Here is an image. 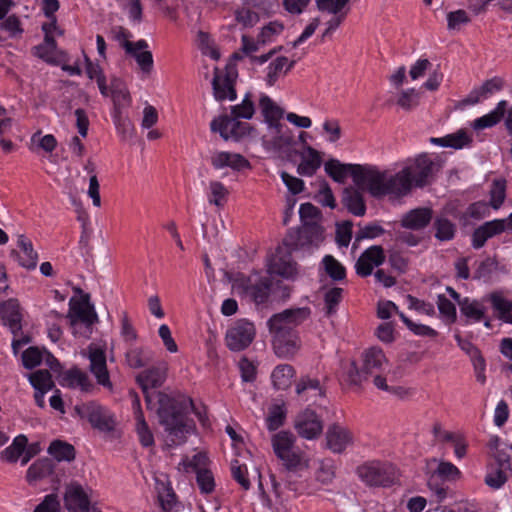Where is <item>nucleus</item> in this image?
<instances>
[{"mask_svg":"<svg viewBox=\"0 0 512 512\" xmlns=\"http://www.w3.org/2000/svg\"><path fill=\"white\" fill-rule=\"evenodd\" d=\"M395 375H391L388 378L383 377L382 375L376 376L373 380V384L379 390L385 391L398 399L406 400L410 398L414 391L411 388L401 386V385H389L388 381H392Z\"/></svg>","mask_w":512,"mask_h":512,"instance_id":"45","label":"nucleus"},{"mask_svg":"<svg viewBox=\"0 0 512 512\" xmlns=\"http://www.w3.org/2000/svg\"><path fill=\"white\" fill-rule=\"evenodd\" d=\"M90 490L78 483L67 485L64 494V504L68 512H89Z\"/></svg>","mask_w":512,"mask_h":512,"instance_id":"18","label":"nucleus"},{"mask_svg":"<svg viewBox=\"0 0 512 512\" xmlns=\"http://www.w3.org/2000/svg\"><path fill=\"white\" fill-rule=\"evenodd\" d=\"M280 461L287 471L298 473L310 468L311 459L304 451L296 447Z\"/></svg>","mask_w":512,"mask_h":512,"instance_id":"42","label":"nucleus"},{"mask_svg":"<svg viewBox=\"0 0 512 512\" xmlns=\"http://www.w3.org/2000/svg\"><path fill=\"white\" fill-rule=\"evenodd\" d=\"M75 410L81 418L87 419L94 428L100 431L109 432L115 427V416L95 402L77 405Z\"/></svg>","mask_w":512,"mask_h":512,"instance_id":"10","label":"nucleus"},{"mask_svg":"<svg viewBox=\"0 0 512 512\" xmlns=\"http://www.w3.org/2000/svg\"><path fill=\"white\" fill-rule=\"evenodd\" d=\"M433 169L434 163L427 155L407 160L395 173L379 168V199L398 200L408 195L414 186L427 184Z\"/></svg>","mask_w":512,"mask_h":512,"instance_id":"2","label":"nucleus"},{"mask_svg":"<svg viewBox=\"0 0 512 512\" xmlns=\"http://www.w3.org/2000/svg\"><path fill=\"white\" fill-rule=\"evenodd\" d=\"M324 171L332 180L340 184L351 177L355 186L379 199V168L377 166L342 163L332 158L324 163Z\"/></svg>","mask_w":512,"mask_h":512,"instance_id":"3","label":"nucleus"},{"mask_svg":"<svg viewBox=\"0 0 512 512\" xmlns=\"http://www.w3.org/2000/svg\"><path fill=\"white\" fill-rule=\"evenodd\" d=\"M300 162L297 166V173L304 177H311L316 174L322 165V157L319 151L305 144L299 152Z\"/></svg>","mask_w":512,"mask_h":512,"instance_id":"25","label":"nucleus"},{"mask_svg":"<svg viewBox=\"0 0 512 512\" xmlns=\"http://www.w3.org/2000/svg\"><path fill=\"white\" fill-rule=\"evenodd\" d=\"M432 219V210L420 207L407 212L401 220V225L411 230H420L426 227Z\"/></svg>","mask_w":512,"mask_h":512,"instance_id":"38","label":"nucleus"},{"mask_svg":"<svg viewBox=\"0 0 512 512\" xmlns=\"http://www.w3.org/2000/svg\"><path fill=\"white\" fill-rule=\"evenodd\" d=\"M229 191L227 187L217 180L208 183L206 189L207 200L210 204L217 207H223L227 202Z\"/></svg>","mask_w":512,"mask_h":512,"instance_id":"52","label":"nucleus"},{"mask_svg":"<svg viewBox=\"0 0 512 512\" xmlns=\"http://www.w3.org/2000/svg\"><path fill=\"white\" fill-rule=\"evenodd\" d=\"M62 385L86 392L92 388V383L88 376L79 369L68 370L62 377Z\"/></svg>","mask_w":512,"mask_h":512,"instance_id":"49","label":"nucleus"},{"mask_svg":"<svg viewBox=\"0 0 512 512\" xmlns=\"http://www.w3.org/2000/svg\"><path fill=\"white\" fill-rule=\"evenodd\" d=\"M507 105H508V103L506 100L499 101L497 103V105L495 106V108L492 109L490 112H488L487 114H485L481 117L474 119L470 123V127L474 131H482L484 129H488V128H492V127L496 126L503 118L505 111L507 109Z\"/></svg>","mask_w":512,"mask_h":512,"instance_id":"33","label":"nucleus"},{"mask_svg":"<svg viewBox=\"0 0 512 512\" xmlns=\"http://www.w3.org/2000/svg\"><path fill=\"white\" fill-rule=\"evenodd\" d=\"M433 435L438 442L453 440L455 442V457L463 459L467 454L468 442L460 432L445 430L440 423H435L432 428Z\"/></svg>","mask_w":512,"mask_h":512,"instance_id":"28","label":"nucleus"},{"mask_svg":"<svg viewBox=\"0 0 512 512\" xmlns=\"http://www.w3.org/2000/svg\"><path fill=\"white\" fill-rule=\"evenodd\" d=\"M296 393L302 401L315 403L318 397L323 396V389L317 379L303 377L296 384Z\"/></svg>","mask_w":512,"mask_h":512,"instance_id":"41","label":"nucleus"},{"mask_svg":"<svg viewBox=\"0 0 512 512\" xmlns=\"http://www.w3.org/2000/svg\"><path fill=\"white\" fill-rule=\"evenodd\" d=\"M287 409L284 403H275L269 407L266 417L267 428L270 431L277 430L284 424Z\"/></svg>","mask_w":512,"mask_h":512,"instance_id":"55","label":"nucleus"},{"mask_svg":"<svg viewBox=\"0 0 512 512\" xmlns=\"http://www.w3.org/2000/svg\"><path fill=\"white\" fill-rule=\"evenodd\" d=\"M336 477V465L334 460L330 458L318 461V467L314 472V481L318 487L329 486Z\"/></svg>","mask_w":512,"mask_h":512,"instance_id":"44","label":"nucleus"},{"mask_svg":"<svg viewBox=\"0 0 512 512\" xmlns=\"http://www.w3.org/2000/svg\"><path fill=\"white\" fill-rule=\"evenodd\" d=\"M210 128L213 132H218L225 139H239L247 132V124L241 123L238 118L222 115L212 120Z\"/></svg>","mask_w":512,"mask_h":512,"instance_id":"17","label":"nucleus"},{"mask_svg":"<svg viewBox=\"0 0 512 512\" xmlns=\"http://www.w3.org/2000/svg\"><path fill=\"white\" fill-rule=\"evenodd\" d=\"M487 447L489 453L502 468H511L512 445L506 443L496 435L489 437Z\"/></svg>","mask_w":512,"mask_h":512,"instance_id":"30","label":"nucleus"},{"mask_svg":"<svg viewBox=\"0 0 512 512\" xmlns=\"http://www.w3.org/2000/svg\"><path fill=\"white\" fill-rule=\"evenodd\" d=\"M28 380L35 390L49 392L53 386V380L48 370H37L28 375Z\"/></svg>","mask_w":512,"mask_h":512,"instance_id":"58","label":"nucleus"},{"mask_svg":"<svg viewBox=\"0 0 512 512\" xmlns=\"http://www.w3.org/2000/svg\"><path fill=\"white\" fill-rule=\"evenodd\" d=\"M509 468H502L498 465V467H491L485 476V484L492 489H500L506 483L508 477L505 473Z\"/></svg>","mask_w":512,"mask_h":512,"instance_id":"60","label":"nucleus"},{"mask_svg":"<svg viewBox=\"0 0 512 512\" xmlns=\"http://www.w3.org/2000/svg\"><path fill=\"white\" fill-rule=\"evenodd\" d=\"M324 271L335 281L343 280L346 276L344 266L331 255H326L321 261Z\"/></svg>","mask_w":512,"mask_h":512,"instance_id":"59","label":"nucleus"},{"mask_svg":"<svg viewBox=\"0 0 512 512\" xmlns=\"http://www.w3.org/2000/svg\"><path fill=\"white\" fill-rule=\"evenodd\" d=\"M22 363L27 369H33L42 363L53 371H58L60 368L58 360L45 348L39 347L27 348L22 353Z\"/></svg>","mask_w":512,"mask_h":512,"instance_id":"22","label":"nucleus"},{"mask_svg":"<svg viewBox=\"0 0 512 512\" xmlns=\"http://www.w3.org/2000/svg\"><path fill=\"white\" fill-rule=\"evenodd\" d=\"M358 475L370 486H388L393 482L394 469L388 463L372 461L360 466Z\"/></svg>","mask_w":512,"mask_h":512,"instance_id":"13","label":"nucleus"},{"mask_svg":"<svg viewBox=\"0 0 512 512\" xmlns=\"http://www.w3.org/2000/svg\"><path fill=\"white\" fill-rule=\"evenodd\" d=\"M272 346L278 357L290 359L300 350L301 340L297 332L272 335Z\"/></svg>","mask_w":512,"mask_h":512,"instance_id":"21","label":"nucleus"},{"mask_svg":"<svg viewBox=\"0 0 512 512\" xmlns=\"http://www.w3.org/2000/svg\"><path fill=\"white\" fill-rule=\"evenodd\" d=\"M271 282L267 277H261L258 273L248 279L247 293L258 303H264L270 294Z\"/></svg>","mask_w":512,"mask_h":512,"instance_id":"36","label":"nucleus"},{"mask_svg":"<svg viewBox=\"0 0 512 512\" xmlns=\"http://www.w3.org/2000/svg\"><path fill=\"white\" fill-rule=\"evenodd\" d=\"M459 308L467 323H477L485 319L486 307L476 299L463 298L459 302Z\"/></svg>","mask_w":512,"mask_h":512,"instance_id":"40","label":"nucleus"},{"mask_svg":"<svg viewBox=\"0 0 512 512\" xmlns=\"http://www.w3.org/2000/svg\"><path fill=\"white\" fill-rule=\"evenodd\" d=\"M363 373L367 376H373V380L378 375L389 377L395 375L393 366L386 358L382 349L371 347L362 354Z\"/></svg>","mask_w":512,"mask_h":512,"instance_id":"14","label":"nucleus"},{"mask_svg":"<svg viewBox=\"0 0 512 512\" xmlns=\"http://www.w3.org/2000/svg\"><path fill=\"white\" fill-rule=\"evenodd\" d=\"M259 108L267 127L263 141L276 149L288 146L292 141V136L289 128L281 122L283 109L267 95H261Z\"/></svg>","mask_w":512,"mask_h":512,"instance_id":"4","label":"nucleus"},{"mask_svg":"<svg viewBox=\"0 0 512 512\" xmlns=\"http://www.w3.org/2000/svg\"><path fill=\"white\" fill-rule=\"evenodd\" d=\"M353 443L352 433L339 424L331 425L326 432V447L333 453L344 452Z\"/></svg>","mask_w":512,"mask_h":512,"instance_id":"23","label":"nucleus"},{"mask_svg":"<svg viewBox=\"0 0 512 512\" xmlns=\"http://www.w3.org/2000/svg\"><path fill=\"white\" fill-rule=\"evenodd\" d=\"M433 435L438 442L453 440L455 442V457L463 459L467 454L468 442L460 432L445 430L440 423H435L432 428Z\"/></svg>","mask_w":512,"mask_h":512,"instance_id":"27","label":"nucleus"},{"mask_svg":"<svg viewBox=\"0 0 512 512\" xmlns=\"http://www.w3.org/2000/svg\"><path fill=\"white\" fill-rule=\"evenodd\" d=\"M343 205L355 216H363L366 212V205L362 194L352 188H346L342 196Z\"/></svg>","mask_w":512,"mask_h":512,"instance_id":"47","label":"nucleus"},{"mask_svg":"<svg viewBox=\"0 0 512 512\" xmlns=\"http://www.w3.org/2000/svg\"><path fill=\"white\" fill-rule=\"evenodd\" d=\"M132 407H133L134 418H135V422H136L135 423L136 432H137L140 443L145 447L152 446L154 444V437L145 421V418H144V415H143V412H142L141 406H140V400H139L138 396L135 394L132 395Z\"/></svg>","mask_w":512,"mask_h":512,"instance_id":"32","label":"nucleus"},{"mask_svg":"<svg viewBox=\"0 0 512 512\" xmlns=\"http://www.w3.org/2000/svg\"><path fill=\"white\" fill-rule=\"evenodd\" d=\"M27 438L24 435H18L13 442L2 452V458L10 463H14L20 459L25 451Z\"/></svg>","mask_w":512,"mask_h":512,"instance_id":"56","label":"nucleus"},{"mask_svg":"<svg viewBox=\"0 0 512 512\" xmlns=\"http://www.w3.org/2000/svg\"><path fill=\"white\" fill-rule=\"evenodd\" d=\"M210 163L216 170L231 169L240 172L250 168L249 161L241 154L228 151H215L211 154Z\"/></svg>","mask_w":512,"mask_h":512,"instance_id":"19","label":"nucleus"},{"mask_svg":"<svg viewBox=\"0 0 512 512\" xmlns=\"http://www.w3.org/2000/svg\"><path fill=\"white\" fill-rule=\"evenodd\" d=\"M151 358V352L148 349L140 346L131 347L127 350L125 355L127 365L134 369L144 367L147 363L150 362Z\"/></svg>","mask_w":512,"mask_h":512,"instance_id":"53","label":"nucleus"},{"mask_svg":"<svg viewBox=\"0 0 512 512\" xmlns=\"http://www.w3.org/2000/svg\"><path fill=\"white\" fill-rule=\"evenodd\" d=\"M17 261L26 269H34L37 265L38 254L33 249L32 242L24 235H19L17 239Z\"/></svg>","mask_w":512,"mask_h":512,"instance_id":"37","label":"nucleus"},{"mask_svg":"<svg viewBox=\"0 0 512 512\" xmlns=\"http://www.w3.org/2000/svg\"><path fill=\"white\" fill-rule=\"evenodd\" d=\"M270 9L269 0H241V5L235 10V20L243 27H252L258 23L260 15Z\"/></svg>","mask_w":512,"mask_h":512,"instance_id":"15","label":"nucleus"},{"mask_svg":"<svg viewBox=\"0 0 512 512\" xmlns=\"http://www.w3.org/2000/svg\"><path fill=\"white\" fill-rule=\"evenodd\" d=\"M123 48L126 53L130 54L136 60L139 68L143 73L149 74L153 69V56L148 50V43L146 40H138L131 42L125 40L123 42Z\"/></svg>","mask_w":512,"mask_h":512,"instance_id":"24","label":"nucleus"},{"mask_svg":"<svg viewBox=\"0 0 512 512\" xmlns=\"http://www.w3.org/2000/svg\"><path fill=\"white\" fill-rule=\"evenodd\" d=\"M168 370L169 364L160 361L139 373L136 380L145 394L147 408L156 409L160 423L167 433V441L171 445H178L194 431V423L187 417L188 411L192 408V400L186 397L175 400L163 392H149L150 389L160 387L165 382Z\"/></svg>","mask_w":512,"mask_h":512,"instance_id":"1","label":"nucleus"},{"mask_svg":"<svg viewBox=\"0 0 512 512\" xmlns=\"http://www.w3.org/2000/svg\"><path fill=\"white\" fill-rule=\"evenodd\" d=\"M207 460L208 459L205 453H196L191 459L188 457L184 458L179 463V470L187 473L196 472L197 474L199 470H205L204 467L207 463Z\"/></svg>","mask_w":512,"mask_h":512,"instance_id":"61","label":"nucleus"},{"mask_svg":"<svg viewBox=\"0 0 512 512\" xmlns=\"http://www.w3.org/2000/svg\"><path fill=\"white\" fill-rule=\"evenodd\" d=\"M83 355L90 360V371L95 376L97 383L111 389L112 383L107 370L105 349L98 344H90L87 352H83Z\"/></svg>","mask_w":512,"mask_h":512,"instance_id":"16","label":"nucleus"},{"mask_svg":"<svg viewBox=\"0 0 512 512\" xmlns=\"http://www.w3.org/2000/svg\"><path fill=\"white\" fill-rule=\"evenodd\" d=\"M295 376L294 368L289 364L277 365L271 373V381L275 389L286 390Z\"/></svg>","mask_w":512,"mask_h":512,"instance_id":"46","label":"nucleus"},{"mask_svg":"<svg viewBox=\"0 0 512 512\" xmlns=\"http://www.w3.org/2000/svg\"><path fill=\"white\" fill-rule=\"evenodd\" d=\"M505 229L506 219H494L485 222L473 232L472 246L475 249L483 247L488 239L501 234Z\"/></svg>","mask_w":512,"mask_h":512,"instance_id":"26","label":"nucleus"},{"mask_svg":"<svg viewBox=\"0 0 512 512\" xmlns=\"http://www.w3.org/2000/svg\"><path fill=\"white\" fill-rule=\"evenodd\" d=\"M293 428L300 438L313 441L322 435L324 423L314 410L305 408L295 416Z\"/></svg>","mask_w":512,"mask_h":512,"instance_id":"11","label":"nucleus"},{"mask_svg":"<svg viewBox=\"0 0 512 512\" xmlns=\"http://www.w3.org/2000/svg\"><path fill=\"white\" fill-rule=\"evenodd\" d=\"M108 96H111L114 104V112L122 111L131 104V96L123 80L112 78L108 87Z\"/></svg>","mask_w":512,"mask_h":512,"instance_id":"34","label":"nucleus"},{"mask_svg":"<svg viewBox=\"0 0 512 512\" xmlns=\"http://www.w3.org/2000/svg\"><path fill=\"white\" fill-rule=\"evenodd\" d=\"M0 317L4 325L8 326L13 334L21 330L22 313L17 300L9 299L1 304Z\"/></svg>","mask_w":512,"mask_h":512,"instance_id":"31","label":"nucleus"},{"mask_svg":"<svg viewBox=\"0 0 512 512\" xmlns=\"http://www.w3.org/2000/svg\"><path fill=\"white\" fill-rule=\"evenodd\" d=\"M384 261L385 254L382 247L373 245L358 258L355 264L356 273L361 277H367L372 274L374 268L379 267Z\"/></svg>","mask_w":512,"mask_h":512,"instance_id":"20","label":"nucleus"},{"mask_svg":"<svg viewBox=\"0 0 512 512\" xmlns=\"http://www.w3.org/2000/svg\"><path fill=\"white\" fill-rule=\"evenodd\" d=\"M271 442L273 451L279 460L296 448V437L289 431H280L274 434Z\"/></svg>","mask_w":512,"mask_h":512,"instance_id":"43","label":"nucleus"},{"mask_svg":"<svg viewBox=\"0 0 512 512\" xmlns=\"http://www.w3.org/2000/svg\"><path fill=\"white\" fill-rule=\"evenodd\" d=\"M214 97L218 101H233L236 99V92L230 79L222 72L215 70L212 81Z\"/></svg>","mask_w":512,"mask_h":512,"instance_id":"39","label":"nucleus"},{"mask_svg":"<svg viewBox=\"0 0 512 512\" xmlns=\"http://www.w3.org/2000/svg\"><path fill=\"white\" fill-rule=\"evenodd\" d=\"M302 246H307L308 249L318 248L324 241V229L319 224H307L303 226L301 232Z\"/></svg>","mask_w":512,"mask_h":512,"instance_id":"48","label":"nucleus"},{"mask_svg":"<svg viewBox=\"0 0 512 512\" xmlns=\"http://www.w3.org/2000/svg\"><path fill=\"white\" fill-rule=\"evenodd\" d=\"M113 121L117 132L124 140L131 139L134 136L135 128L131 120L122 115V111L113 113Z\"/></svg>","mask_w":512,"mask_h":512,"instance_id":"62","label":"nucleus"},{"mask_svg":"<svg viewBox=\"0 0 512 512\" xmlns=\"http://www.w3.org/2000/svg\"><path fill=\"white\" fill-rule=\"evenodd\" d=\"M71 322L73 325L81 322L86 326L92 325L97 319L96 313L88 303H76L70 307Z\"/></svg>","mask_w":512,"mask_h":512,"instance_id":"51","label":"nucleus"},{"mask_svg":"<svg viewBox=\"0 0 512 512\" xmlns=\"http://www.w3.org/2000/svg\"><path fill=\"white\" fill-rule=\"evenodd\" d=\"M310 309L307 307L286 309L274 314L267 321L271 335H279L289 332H297L296 327L310 317Z\"/></svg>","mask_w":512,"mask_h":512,"instance_id":"6","label":"nucleus"},{"mask_svg":"<svg viewBox=\"0 0 512 512\" xmlns=\"http://www.w3.org/2000/svg\"><path fill=\"white\" fill-rule=\"evenodd\" d=\"M504 86L505 80L500 76L486 79L480 85L473 87L464 98L459 100L456 104V108L465 110L468 107L478 105L503 90Z\"/></svg>","mask_w":512,"mask_h":512,"instance_id":"9","label":"nucleus"},{"mask_svg":"<svg viewBox=\"0 0 512 512\" xmlns=\"http://www.w3.org/2000/svg\"><path fill=\"white\" fill-rule=\"evenodd\" d=\"M284 26L281 22L272 21L263 26L259 33V41L261 44L273 42L282 32Z\"/></svg>","mask_w":512,"mask_h":512,"instance_id":"64","label":"nucleus"},{"mask_svg":"<svg viewBox=\"0 0 512 512\" xmlns=\"http://www.w3.org/2000/svg\"><path fill=\"white\" fill-rule=\"evenodd\" d=\"M294 64L293 60L285 56H277L265 68L264 81L267 85L273 86L293 68Z\"/></svg>","mask_w":512,"mask_h":512,"instance_id":"29","label":"nucleus"},{"mask_svg":"<svg viewBox=\"0 0 512 512\" xmlns=\"http://www.w3.org/2000/svg\"><path fill=\"white\" fill-rule=\"evenodd\" d=\"M310 309L307 307L286 309L274 314L267 321L271 335H279L289 332H297L296 327L310 317Z\"/></svg>","mask_w":512,"mask_h":512,"instance_id":"7","label":"nucleus"},{"mask_svg":"<svg viewBox=\"0 0 512 512\" xmlns=\"http://www.w3.org/2000/svg\"><path fill=\"white\" fill-rule=\"evenodd\" d=\"M52 471L53 464L49 459H39L29 466L26 474V480L29 484H35L49 476Z\"/></svg>","mask_w":512,"mask_h":512,"instance_id":"50","label":"nucleus"},{"mask_svg":"<svg viewBox=\"0 0 512 512\" xmlns=\"http://www.w3.org/2000/svg\"><path fill=\"white\" fill-rule=\"evenodd\" d=\"M48 453L57 461L70 462L75 458L74 447L62 440H54L48 447Z\"/></svg>","mask_w":512,"mask_h":512,"instance_id":"54","label":"nucleus"},{"mask_svg":"<svg viewBox=\"0 0 512 512\" xmlns=\"http://www.w3.org/2000/svg\"><path fill=\"white\" fill-rule=\"evenodd\" d=\"M421 95L415 89H406L401 91L397 99V104L404 110L410 111L420 104Z\"/></svg>","mask_w":512,"mask_h":512,"instance_id":"63","label":"nucleus"},{"mask_svg":"<svg viewBox=\"0 0 512 512\" xmlns=\"http://www.w3.org/2000/svg\"><path fill=\"white\" fill-rule=\"evenodd\" d=\"M435 237L440 241L451 240L456 231L455 224L445 216H438L434 222Z\"/></svg>","mask_w":512,"mask_h":512,"instance_id":"57","label":"nucleus"},{"mask_svg":"<svg viewBox=\"0 0 512 512\" xmlns=\"http://www.w3.org/2000/svg\"><path fill=\"white\" fill-rule=\"evenodd\" d=\"M267 272L271 276H279L290 281L296 280L301 275V271L297 263L282 247H278L276 252L268 258Z\"/></svg>","mask_w":512,"mask_h":512,"instance_id":"12","label":"nucleus"},{"mask_svg":"<svg viewBox=\"0 0 512 512\" xmlns=\"http://www.w3.org/2000/svg\"><path fill=\"white\" fill-rule=\"evenodd\" d=\"M425 474L430 490L439 500L446 498L447 489L443 485L435 483L436 478H440L443 482H456L463 477L461 470L452 462L437 458L426 460Z\"/></svg>","mask_w":512,"mask_h":512,"instance_id":"5","label":"nucleus"},{"mask_svg":"<svg viewBox=\"0 0 512 512\" xmlns=\"http://www.w3.org/2000/svg\"><path fill=\"white\" fill-rule=\"evenodd\" d=\"M431 143L453 149H463L470 146L473 141L472 135L466 129H459L454 133L447 134L443 137L431 138Z\"/></svg>","mask_w":512,"mask_h":512,"instance_id":"35","label":"nucleus"},{"mask_svg":"<svg viewBox=\"0 0 512 512\" xmlns=\"http://www.w3.org/2000/svg\"><path fill=\"white\" fill-rule=\"evenodd\" d=\"M255 336V325L246 319H239L226 330L225 344L230 351H243L251 345Z\"/></svg>","mask_w":512,"mask_h":512,"instance_id":"8","label":"nucleus"}]
</instances>
